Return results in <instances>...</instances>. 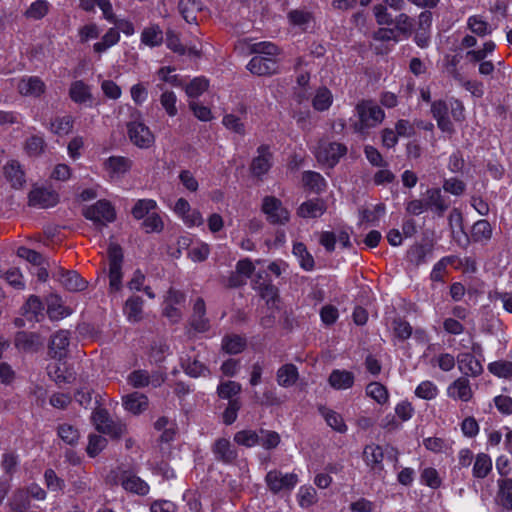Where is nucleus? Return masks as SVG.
<instances>
[{
    "label": "nucleus",
    "instance_id": "11",
    "mask_svg": "<svg viewBox=\"0 0 512 512\" xmlns=\"http://www.w3.org/2000/svg\"><path fill=\"white\" fill-rule=\"evenodd\" d=\"M247 69L259 76L272 75L278 72V60L275 57L255 55L247 64Z\"/></svg>",
    "mask_w": 512,
    "mask_h": 512
},
{
    "label": "nucleus",
    "instance_id": "49",
    "mask_svg": "<svg viewBox=\"0 0 512 512\" xmlns=\"http://www.w3.org/2000/svg\"><path fill=\"white\" fill-rule=\"evenodd\" d=\"M366 394L381 405L387 403L389 400L387 388L379 382H371L368 384Z\"/></svg>",
    "mask_w": 512,
    "mask_h": 512
},
{
    "label": "nucleus",
    "instance_id": "8",
    "mask_svg": "<svg viewBox=\"0 0 512 512\" xmlns=\"http://www.w3.org/2000/svg\"><path fill=\"white\" fill-rule=\"evenodd\" d=\"M262 211L273 224H285L289 221V211L283 207L282 202L274 196H266L263 199Z\"/></svg>",
    "mask_w": 512,
    "mask_h": 512
},
{
    "label": "nucleus",
    "instance_id": "37",
    "mask_svg": "<svg viewBox=\"0 0 512 512\" xmlns=\"http://www.w3.org/2000/svg\"><path fill=\"white\" fill-rule=\"evenodd\" d=\"M158 208L157 202L153 199H139L135 202L131 214L137 219H145L149 214L156 211Z\"/></svg>",
    "mask_w": 512,
    "mask_h": 512
},
{
    "label": "nucleus",
    "instance_id": "38",
    "mask_svg": "<svg viewBox=\"0 0 512 512\" xmlns=\"http://www.w3.org/2000/svg\"><path fill=\"white\" fill-rule=\"evenodd\" d=\"M302 182L305 187L315 193H321L326 188V181L318 172L305 171L302 175Z\"/></svg>",
    "mask_w": 512,
    "mask_h": 512
},
{
    "label": "nucleus",
    "instance_id": "56",
    "mask_svg": "<svg viewBox=\"0 0 512 512\" xmlns=\"http://www.w3.org/2000/svg\"><path fill=\"white\" fill-rule=\"evenodd\" d=\"M439 389L437 385L429 380L422 381L415 389V395L424 400H432L437 397Z\"/></svg>",
    "mask_w": 512,
    "mask_h": 512
},
{
    "label": "nucleus",
    "instance_id": "45",
    "mask_svg": "<svg viewBox=\"0 0 512 512\" xmlns=\"http://www.w3.org/2000/svg\"><path fill=\"white\" fill-rule=\"evenodd\" d=\"M163 41V32L159 26L153 25L145 28L141 33V42L147 46H159Z\"/></svg>",
    "mask_w": 512,
    "mask_h": 512
},
{
    "label": "nucleus",
    "instance_id": "32",
    "mask_svg": "<svg viewBox=\"0 0 512 512\" xmlns=\"http://www.w3.org/2000/svg\"><path fill=\"white\" fill-rule=\"evenodd\" d=\"M492 237V227L487 220L476 221L471 230V238L474 242L486 244Z\"/></svg>",
    "mask_w": 512,
    "mask_h": 512
},
{
    "label": "nucleus",
    "instance_id": "47",
    "mask_svg": "<svg viewBox=\"0 0 512 512\" xmlns=\"http://www.w3.org/2000/svg\"><path fill=\"white\" fill-rule=\"evenodd\" d=\"M320 412L332 429L340 433L347 431V426L340 414L327 408H321Z\"/></svg>",
    "mask_w": 512,
    "mask_h": 512
},
{
    "label": "nucleus",
    "instance_id": "20",
    "mask_svg": "<svg viewBox=\"0 0 512 512\" xmlns=\"http://www.w3.org/2000/svg\"><path fill=\"white\" fill-rule=\"evenodd\" d=\"M206 306L202 298H197L193 304V313L190 319V325L197 332H205L209 329L210 323L206 317Z\"/></svg>",
    "mask_w": 512,
    "mask_h": 512
},
{
    "label": "nucleus",
    "instance_id": "46",
    "mask_svg": "<svg viewBox=\"0 0 512 512\" xmlns=\"http://www.w3.org/2000/svg\"><path fill=\"white\" fill-rule=\"evenodd\" d=\"M183 87L189 98H198L208 89L209 81L205 77H195Z\"/></svg>",
    "mask_w": 512,
    "mask_h": 512
},
{
    "label": "nucleus",
    "instance_id": "15",
    "mask_svg": "<svg viewBox=\"0 0 512 512\" xmlns=\"http://www.w3.org/2000/svg\"><path fill=\"white\" fill-rule=\"evenodd\" d=\"M45 83L37 76H26L17 84L18 92L27 97H39L45 92Z\"/></svg>",
    "mask_w": 512,
    "mask_h": 512
},
{
    "label": "nucleus",
    "instance_id": "25",
    "mask_svg": "<svg viewBox=\"0 0 512 512\" xmlns=\"http://www.w3.org/2000/svg\"><path fill=\"white\" fill-rule=\"evenodd\" d=\"M366 464L374 471L383 470L384 453L382 447L371 444L367 445L363 452Z\"/></svg>",
    "mask_w": 512,
    "mask_h": 512
},
{
    "label": "nucleus",
    "instance_id": "61",
    "mask_svg": "<svg viewBox=\"0 0 512 512\" xmlns=\"http://www.w3.org/2000/svg\"><path fill=\"white\" fill-rule=\"evenodd\" d=\"M224 127L239 135L245 134V124L242 119L234 114H226L222 119Z\"/></svg>",
    "mask_w": 512,
    "mask_h": 512
},
{
    "label": "nucleus",
    "instance_id": "4",
    "mask_svg": "<svg viewBox=\"0 0 512 512\" xmlns=\"http://www.w3.org/2000/svg\"><path fill=\"white\" fill-rule=\"evenodd\" d=\"M346 153L347 147L345 145L325 140L320 141L315 150L318 162L328 167H334Z\"/></svg>",
    "mask_w": 512,
    "mask_h": 512
},
{
    "label": "nucleus",
    "instance_id": "60",
    "mask_svg": "<svg viewBox=\"0 0 512 512\" xmlns=\"http://www.w3.org/2000/svg\"><path fill=\"white\" fill-rule=\"evenodd\" d=\"M251 51L255 55H263L266 57H275L279 55V48L272 42H258L251 46Z\"/></svg>",
    "mask_w": 512,
    "mask_h": 512
},
{
    "label": "nucleus",
    "instance_id": "39",
    "mask_svg": "<svg viewBox=\"0 0 512 512\" xmlns=\"http://www.w3.org/2000/svg\"><path fill=\"white\" fill-rule=\"evenodd\" d=\"M39 344V337L35 333L21 331L15 336V346L20 350L34 351Z\"/></svg>",
    "mask_w": 512,
    "mask_h": 512
},
{
    "label": "nucleus",
    "instance_id": "6",
    "mask_svg": "<svg viewBox=\"0 0 512 512\" xmlns=\"http://www.w3.org/2000/svg\"><path fill=\"white\" fill-rule=\"evenodd\" d=\"M171 209L188 228L198 227L204 223L200 211L196 208H192L185 198L177 199L174 205L171 206Z\"/></svg>",
    "mask_w": 512,
    "mask_h": 512
},
{
    "label": "nucleus",
    "instance_id": "63",
    "mask_svg": "<svg viewBox=\"0 0 512 512\" xmlns=\"http://www.w3.org/2000/svg\"><path fill=\"white\" fill-rule=\"evenodd\" d=\"M280 442L279 435L274 431H268L264 429L259 430V443L265 449H273Z\"/></svg>",
    "mask_w": 512,
    "mask_h": 512
},
{
    "label": "nucleus",
    "instance_id": "16",
    "mask_svg": "<svg viewBox=\"0 0 512 512\" xmlns=\"http://www.w3.org/2000/svg\"><path fill=\"white\" fill-rule=\"evenodd\" d=\"M326 209V202L323 199H309L300 204L297 209V215L305 219H315L321 217Z\"/></svg>",
    "mask_w": 512,
    "mask_h": 512
},
{
    "label": "nucleus",
    "instance_id": "35",
    "mask_svg": "<svg viewBox=\"0 0 512 512\" xmlns=\"http://www.w3.org/2000/svg\"><path fill=\"white\" fill-rule=\"evenodd\" d=\"M298 379V370L293 364H285L277 371V382L282 387L293 386Z\"/></svg>",
    "mask_w": 512,
    "mask_h": 512
},
{
    "label": "nucleus",
    "instance_id": "18",
    "mask_svg": "<svg viewBox=\"0 0 512 512\" xmlns=\"http://www.w3.org/2000/svg\"><path fill=\"white\" fill-rule=\"evenodd\" d=\"M54 277L68 291H82L86 287V282L76 271H65L60 268L54 273Z\"/></svg>",
    "mask_w": 512,
    "mask_h": 512
},
{
    "label": "nucleus",
    "instance_id": "10",
    "mask_svg": "<svg viewBox=\"0 0 512 512\" xmlns=\"http://www.w3.org/2000/svg\"><path fill=\"white\" fill-rule=\"evenodd\" d=\"M131 166L132 161L124 156H111L104 162V170L112 182L121 180Z\"/></svg>",
    "mask_w": 512,
    "mask_h": 512
},
{
    "label": "nucleus",
    "instance_id": "44",
    "mask_svg": "<svg viewBox=\"0 0 512 512\" xmlns=\"http://www.w3.org/2000/svg\"><path fill=\"white\" fill-rule=\"evenodd\" d=\"M333 103V96L331 91L326 87H321L316 91L312 100V105L317 111H326Z\"/></svg>",
    "mask_w": 512,
    "mask_h": 512
},
{
    "label": "nucleus",
    "instance_id": "17",
    "mask_svg": "<svg viewBox=\"0 0 512 512\" xmlns=\"http://www.w3.org/2000/svg\"><path fill=\"white\" fill-rule=\"evenodd\" d=\"M459 370L466 376L477 377L482 374L481 362L471 353L463 352L457 356Z\"/></svg>",
    "mask_w": 512,
    "mask_h": 512
},
{
    "label": "nucleus",
    "instance_id": "33",
    "mask_svg": "<svg viewBox=\"0 0 512 512\" xmlns=\"http://www.w3.org/2000/svg\"><path fill=\"white\" fill-rule=\"evenodd\" d=\"M143 300L139 296H132L126 300L124 314L128 321L139 322L142 319Z\"/></svg>",
    "mask_w": 512,
    "mask_h": 512
},
{
    "label": "nucleus",
    "instance_id": "57",
    "mask_svg": "<svg viewBox=\"0 0 512 512\" xmlns=\"http://www.w3.org/2000/svg\"><path fill=\"white\" fill-rule=\"evenodd\" d=\"M142 226L146 233H160L164 229V221L161 215L154 211L144 219Z\"/></svg>",
    "mask_w": 512,
    "mask_h": 512
},
{
    "label": "nucleus",
    "instance_id": "62",
    "mask_svg": "<svg viewBox=\"0 0 512 512\" xmlns=\"http://www.w3.org/2000/svg\"><path fill=\"white\" fill-rule=\"evenodd\" d=\"M174 71V68L164 66L157 71V76L162 82L168 83L174 87H183V82L179 76L172 74Z\"/></svg>",
    "mask_w": 512,
    "mask_h": 512
},
{
    "label": "nucleus",
    "instance_id": "42",
    "mask_svg": "<svg viewBox=\"0 0 512 512\" xmlns=\"http://www.w3.org/2000/svg\"><path fill=\"white\" fill-rule=\"evenodd\" d=\"M492 470V459L486 453H479L475 457L473 464V476L476 478H485Z\"/></svg>",
    "mask_w": 512,
    "mask_h": 512
},
{
    "label": "nucleus",
    "instance_id": "2",
    "mask_svg": "<svg viewBox=\"0 0 512 512\" xmlns=\"http://www.w3.org/2000/svg\"><path fill=\"white\" fill-rule=\"evenodd\" d=\"M132 116L135 118L127 123V132L130 141L141 149L152 147L155 142V136L150 128L143 122L141 113L135 111Z\"/></svg>",
    "mask_w": 512,
    "mask_h": 512
},
{
    "label": "nucleus",
    "instance_id": "24",
    "mask_svg": "<svg viewBox=\"0 0 512 512\" xmlns=\"http://www.w3.org/2000/svg\"><path fill=\"white\" fill-rule=\"evenodd\" d=\"M123 406L125 410L133 413L140 414L148 407V398L142 393L133 392L123 397Z\"/></svg>",
    "mask_w": 512,
    "mask_h": 512
},
{
    "label": "nucleus",
    "instance_id": "5",
    "mask_svg": "<svg viewBox=\"0 0 512 512\" xmlns=\"http://www.w3.org/2000/svg\"><path fill=\"white\" fill-rule=\"evenodd\" d=\"M83 215L86 219L102 226L113 222L116 218L115 209L107 200H99L93 205L86 207Z\"/></svg>",
    "mask_w": 512,
    "mask_h": 512
},
{
    "label": "nucleus",
    "instance_id": "23",
    "mask_svg": "<svg viewBox=\"0 0 512 512\" xmlns=\"http://www.w3.org/2000/svg\"><path fill=\"white\" fill-rule=\"evenodd\" d=\"M216 460L223 463H232L237 458V451L232 447L230 441L225 438L218 439L212 449Z\"/></svg>",
    "mask_w": 512,
    "mask_h": 512
},
{
    "label": "nucleus",
    "instance_id": "54",
    "mask_svg": "<svg viewBox=\"0 0 512 512\" xmlns=\"http://www.w3.org/2000/svg\"><path fill=\"white\" fill-rule=\"evenodd\" d=\"M246 346V341L239 335H229L223 338L222 348L229 354H238Z\"/></svg>",
    "mask_w": 512,
    "mask_h": 512
},
{
    "label": "nucleus",
    "instance_id": "55",
    "mask_svg": "<svg viewBox=\"0 0 512 512\" xmlns=\"http://www.w3.org/2000/svg\"><path fill=\"white\" fill-rule=\"evenodd\" d=\"M50 3L46 0H36L25 12V16L29 19L39 20L45 17L49 11Z\"/></svg>",
    "mask_w": 512,
    "mask_h": 512
},
{
    "label": "nucleus",
    "instance_id": "36",
    "mask_svg": "<svg viewBox=\"0 0 512 512\" xmlns=\"http://www.w3.org/2000/svg\"><path fill=\"white\" fill-rule=\"evenodd\" d=\"M288 21L291 25L305 31L313 21L312 14L305 9H294L288 13Z\"/></svg>",
    "mask_w": 512,
    "mask_h": 512
},
{
    "label": "nucleus",
    "instance_id": "3",
    "mask_svg": "<svg viewBox=\"0 0 512 512\" xmlns=\"http://www.w3.org/2000/svg\"><path fill=\"white\" fill-rule=\"evenodd\" d=\"M109 261V287L111 291H119L122 287V262L123 252L116 243H110L108 246Z\"/></svg>",
    "mask_w": 512,
    "mask_h": 512
},
{
    "label": "nucleus",
    "instance_id": "30",
    "mask_svg": "<svg viewBox=\"0 0 512 512\" xmlns=\"http://www.w3.org/2000/svg\"><path fill=\"white\" fill-rule=\"evenodd\" d=\"M178 9L187 23H196L197 13L202 10V3L198 0H180Z\"/></svg>",
    "mask_w": 512,
    "mask_h": 512
},
{
    "label": "nucleus",
    "instance_id": "41",
    "mask_svg": "<svg viewBox=\"0 0 512 512\" xmlns=\"http://www.w3.org/2000/svg\"><path fill=\"white\" fill-rule=\"evenodd\" d=\"M120 40V33L116 28H109L99 42L94 43L93 50L96 53H103Z\"/></svg>",
    "mask_w": 512,
    "mask_h": 512
},
{
    "label": "nucleus",
    "instance_id": "1",
    "mask_svg": "<svg viewBox=\"0 0 512 512\" xmlns=\"http://www.w3.org/2000/svg\"><path fill=\"white\" fill-rule=\"evenodd\" d=\"M355 110L359 121L355 123L354 128L359 133H363L367 128L377 126L385 117L384 111L377 104L368 100L359 102Z\"/></svg>",
    "mask_w": 512,
    "mask_h": 512
},
{
    "label": "nucleus",
    "instance_id": "34",
    "mask_svg": "<svg viewBox=\"0 0 512 512\" xmlns=\"http://www.w3.org/2000/svg\"><path fill=\"white\" fill-rule=\"evenodd\" d=\"M30 496L26 487L16 489L10 500L9 506L15 512H24L30 506Z\"/></svg>",
    "mask_w": 512,
    "mask_h": 512
},
{
    "label": "nucleus",
    "instance_id": "9",
    "mask_svg": "<svg viewBox=\"0 0 512 512\" xmlns=\"http://www.w3.org/2000/svg\"><path fill=\"white\" fill-rule=\"evenodd\" d=\"M92 419L96 429L103 434L118 438L125 433V425L113 422L104 409L95 411L92 415Z\"/></svg>",
    "mask_w": 512,
    "mask_h": 512
},
{
    "label": "nucleus",
    "instance_id": "12",
    "mask_svg": "<svg viewBox=\"0 0 512 512\" xmlns=\"http://www.w3.org/2000/svg\"><path fill=\"white\" fill-rule=\"evenodd\" d=\"M59 201L58 194L51 189L35 187L29 193V205L41 209L55 206Z\"/></svg>",
    "mask_w": 512,
    "mask_h": 512
},
{
    "label": "nucleus",
    "instance_id": "27",
    "mask_svg": "<svg viewBox=\"0 0 512 512\" xmlns=\"http://www.w3.org/2000/svg\"><path fill=\"white\" fill-rule=\"evenodd\" d=\"M4 174L6 179L14 188H20L25 183V174L20 164L16 160H10L4 166Z\"/></svg>",
    "mask_w": 512,
    "mask_h": 512
},
{
    "label": "nucleus",
    "instance_id": "26",
    "mask_svg": "<svg viewBox=\"0 0 512 512\" xmlns=\"http://www.w3.org/2000/svg\"><path fill=\"white\" fill-rule=\"evenodd\" d=\"M329 384L336 390H346L354 384V374L347 370L335 369L329 376Z\"/></svg>",
    "mask_w": 512,
    "mask_h": 512
},
{
    "label": "nucleus",
    "instance_id": "50",
    "mask_svg": "<svg viewBox=\"0 0 512 512\" xmlns=\"http://www.w3.org/2000/svg\"><path fill=\"white\" fill-rule=\"evenodd\" d=\"M293 254L298 258L303 269L307 271L313 269L314 259L303 243L298 242L293 245Z\"/></svg>",
    "mask_w": 512,
    "mask_h": 512
},
{
    "label": "nucleus",
    "instance_id": "31",
    "mask_svg": "<svg viewBox=\"0 0 512 512\" xmlns=\"http://www.w3.org/2000/svg\"><path fill=\"white\" fill-rule=\"evenodd\" d=\"M157 88L161 90V95L159 97L160 104L162 108L165 110L166 114L169 117H175L178 114L177 108V96L175 92L171 90L164 89L161 84L157 85Z\"/></svg>",
    "mask_w": 512,
    "mask_h": 512
},
{
    "label": "nucleus",
    "instance_id": "22",
    "mask_svg": "<svg viewBox=\"0 0 512 512\" xmlns=\"http://www.w3.org/2000/svg\"><path fill=\"white\" fill-rule=\"evenodd\" d=\"M122 487L131 493H135L137 495L145 496L149 493V485L132 473H124L121 477Z\"/></svg>",
    "mask_w": 512,
    "mask_h": 512
},
{
    "label": "nucleus",
    "instance_id": "7",
    "mask_svg": "<svg viewBox=\"0 0 512 512\" xmlns=\"http://www.w3.org/2000/svg\"><path fill=\"white\" fill-rule=\"evenodd\" d=\"M266 484L271 492L291 491L298 483V476L295 473L283 474L278 470H271L265 477Z\"/></svg>",
    "mask_w": 512,
    "mask_h": 512
},
{
    "label": "nucleus",
    "instance_id": "48",
    "mask_svg": "<svg viewBox=\"0 0 512 512\" xmlns=\"http://www.w3.org/2000/svg\"><path fill=\"white\" fill-rule=\"evenodd\" d=\"M298 504L302 508H308L318 501L316 490L310 485H303L297 493Z\"/></svg>",
    "mask_w": 512,
    "mask_h": 512
},
{
    "label": "nucleus",
    "instance_id": "43",
    "mask_svg": "<svg viewBox=\"0 0 512 512\" xmlns=\"http://www.w3.org/2000/svg\"><path fill=\"white\" fill-rule=\"evenodd\" d=\"M74 125V118L70 115L54 118L50 123V131L56 135L64 136L69 134Z\"/></svg>",
    "mask_w": 512,
    "mask_h": 512
},
{
    "label": "nucleus",
    "instance_id": "21",
    "mask_svg": "<svg viewBox=\"0 0 512 512\" xmlns=\"http://www.w3.org/2000/svg\"><path fill=\"white\" fill-rule=\"evenodd\" d=\"M425 201L427 209H431L438 216H443L445 211L449 208V203L446 201L439 188L427 189Z\"/></svg>",
    "mask_w": 512,
    "mask_h": 512
},
{
    "label": "nucleus",
    "instance_id": "14",
    "mask_svg": "<svg viewBox=\"0 0 512 512\" xmlns=\"http://www.w3.org/2000/svg\"><path fill=\"white\" fill-rule=\"evenodd\" d=\"M272 164L273 156L269 147L261 145L257 149V156L252 160L251 172L256 177H262L270 170Z\"/></svg>",
    "mask_w": 512,
    "mask_h": 512
},
{
    "label": "nucleus",
    "instance_id": "58",
    "mask_svg": "<svg viewBox=\"0 0 512 512\" xmlns=\"http://www.w3.org/2000/svg\"><path fill=\"white\" fill-rule=\"evenodd\" d=\"M488 370L499 378H512V362L510 361H494L488 365Z\"/></svg>",
    "mask_w": 512,
    "mask_h": 512
},
{
    "label": "nucleus",
    "instance_id": "52",
    "mask_svg": "<svg viewBox=\"0 0 512 512\" xmlns=\"http://www.w3.org/2000/svg\"><path fill=\"white\" fill-rule=\"evenodd\" d=\"M47 314L51 320H60L70 315V311L63 306L59 298L51 297L48 301Z\"/></svg>",
    "mask_w": 512,
    "mask_h": 512
},
{
    "label": "nucleus",
    "instance_id": "53",
    "mask_svg": "<svg viewBox=\"0 0 512 512\" xmlns=\"http://www.w3.org/2000/svg\"><path fill=\"white\" fill-rule=\"evenodd\" d=\"M468 28L478 36L491 34L492 28L481 16L473 15L467 19Z\"/></svg>",
    "mask_w": 512,
    "mask_h": 512
},
{
    "label": "nucleus",
    "instance_id": "40",
    "mask_svg": "<svg viewBox=\"0 0 512 512\" xmlns=\"http://www.w3.org/2000/svg\"><path fill=\"white\" fill-rule=\"evenodd\" d=\"M44 306L37 296H30L25 305L23 306L24 315L29 321L40 320L43 316Z\"/></svg>",
    "mask_w": 512,
    "mask_h": 512
},
{
    "label": "nucleus",
    "instance_id": "28",
    "mask_svg": "<svg viewBox=\"0 0 512 512\" xmlns=\"http://www.w3.org/2000/svg\"><path fill=\"white\" fill-rule=\"evenodd\" d=\"M497 502L505 509L512 510V479L500 478L497 480Z\"/></svg>",
    "mask_w": 512,
    "mask_h": 512
},
{
    "label": "nucleus",
    "instance_id": "13",
    "mask_svg": "<svg viewBox=\"0 0 512 512\" xmlns=\"http://www.w3.org/2000/svg\"><path fill=\"white\" fill-rule=\"evenodd\" d=\"M446 393L449 398L455 401L469 402L473 397L470 381L464 376L449 384Z\"/></svg>",
    "mask_w": 512,
    "mask_h": 512
},
{
    "label": "nucleus",
    "instance_id": "64",
    "mask_svg": "<svg viewBox=\"0 0 512 512\" xmlns=\"http://www.w3.org/2000/svg\"><path fill=\"white\" fill-rule=\"evenodd\" d=\"M241 391V385L235 381H227L221 383L217 392L220 398L222 399H230L235 395H237Z\"/></svg>",
    "mask_w": 512,
    "mask_h": 512
},
{
    "label": "nucleus",
    "instance_id": "29",
    "mask_svg": "<svg viewBox=\"0 0 512 512\" xmlns=\"http://www.w3.org/2000/svg\"><path fill=\"white\" fill-rule=\"evenodd\" d=\"M69 96L77 104H86L92 100L90 87L82 80L74 81L71 84Z\"/></svg>",
    "mask_w": 512,
    "mask_h": 512
},
{
    "label": "nucleus",
    "instance_id": "59",
    "mask_svg": "<svg viewBox=\"0 0 512 512\" xmlns=\"http://www.w3.org/2000/svg\"><path fill=\"white\" fill-rule=\"evenodd\" d=\"M58 436L66 444L75 445L79 440L80 434L74 426L65 423L59 425Z\"/></svg>",
    "mask_w": 512,
    "mask_h": 512
},
{
    "label": "nucleus",
    "instance_id": "51",
    "mask_svg": "<svg viewBox=\"0 0 512 512\" xmlns=\"http://www.w3.org/2000/svg\"><path fill=\"white\" fill-rule=\"evenodd\" d=\"M234 441L241 446L247 448L254 447L259 443V431L245 429L238 431L234 435Z\"/></svg>",
    "mask_w": 512,
    "mask_h": 512
},
{
    "label": "nucleus",
    "instance_id": "19",
    "mask_svg": "<svg viewBox=\"0 0 512 512\" xmlns=\"http://www.w3.org/2000/svg\"><path fill=\"white\" fill-rule=\"evenodd\" d=\"M70 344V332L67 330H59L52 335L49 344V354L53 358L62 359L67 354V348Z\"/></svg>",
    "mask_w": 512,
    "mask_h": 512
}]
</instances>
